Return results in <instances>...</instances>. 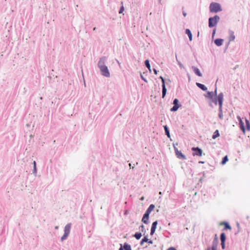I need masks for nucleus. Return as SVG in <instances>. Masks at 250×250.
<instances>
[{"instance_id":"obj_1","label":"nucleus","mask_w":250,"mask_h":250,"mask_svg":"<svg viewBox=\"0 0 250 250\" xmlns=\"http://www.w3.org/2000/svg\"><path fill=\"white\" fill-rule=\"evenodd\" d=\"M204 96L210 100L215 105H219V107H223L224 102V94L220 92L217 94V88L215 87L214 91H207V93L204 94Z\"/></svg>"},{"instance_id":"obj_2","label":"nucleus","mask_w":250,"mask_h":250,"mask_svg":"<svg viewBox=\"0 0 250 250\" xmlns=\"http://www.w3.org/2000/svg\"><path fill=\"white\" fill-rule=\"evenodd\" d=\"M107 61V58L105 56L101 57L98 62V67L99 68L101 74L106 78H109L110 76V74L108 67L105 65Z\"/></svg>"},{"instance_id":"obj_3","label":"nucleus","mask_w":250,"mask_h":250,"mask_svg":"<svg viewBox=\"0 0 250 250\" xmlns=\"http://www.w3.org/2000/svg\"><path fill=\"white\" fill-rule=\"evenodd\" d=\"M209 9L210 13H217L222 11L221 5L216 2H212L210 3Z\"/></svg>"},{"instance_id":"obj_4","label":"nucleus","mask_w":250,"mask_h":250,"mask_svg":"<svg viewBox=\"0 0 250 250\" xmlns=\"http://www.w3.org/2000/svg\"><path fill=\"white\" fill-rule=\"evenodd\" d=\"M220 20V17L218 15H215L213 17L208 18V27L213 28L216 27Z\"/></svg>"},{"instance_id":"obj_5","label":"nucleus","mask_w":250,"mask_h":250,"mask_svg":"<svg viewBox=\"0 0 250 250\" xmlns=\"http://www.w3.org/2000/svg\"><path fill=\"white\" fill-rule=\"evenodd\" d=\"M172 104L173 106L170 109L171 112H176L178 110L179 107L182 106L181 104L180 103L179 100L177 98H175L173 101Z\"/></svg>"},{"instance_id":"obj_6","label":"nucleus","mask_w":250,"mask_h":250,"mask_svg":"<svg viewBox=\"0 0 250 250\" xmlns=\"http://www.w3.org/2000/svg\"><path fill=\"white\" fill-rule=\"evenodd\" d=\"M192 151L193 156H201L202 155L203 151L201 148L199 147H192L191 148Z\"/></svg>"},{"instance_id":"obj_7","label":"nucleus","mask_w":250,"mask_h":250,"mask_svg":"<svg viewBox=\"0 0 250 250\" xmlns=\"http://www.w3.org/2000/svg\"><path fill=\"white\" fill-rule=\"evenodd\" d=\"M118 250H132L131 246L126 242L124 244H120V248Z\"/></svg>"},{"instance_id":"obj_8","label":"nucleus","mask_w":250,"mask_h":250,"mask_svg":"<svg viewBox=\"0 0 250 250\" xmlns=\"http://www.w3.org/2000/svg\"><path fill=\"white\" fill-rule=\"evenodd\" d=\"M218 242L219 241L217 235V234H215L212 241V245L211 247H210V249H217Z\"/></svg>"},{"instance_id":"obj_9","label":"nucleus","mask_w":250,"mask_h":250,"mask_svg":"<svg viewBox=\"0 0 250 250\" xmlns=\"http://www.w3.org/2000/svg\"><path fill=\"white\" fill-rule=\"evenodd\" d=\"M157 225H158V221L157 220H156L152 223L151 227V229H150V235L152 236L154 234V233L156 231V229H157Z\"/></svg>"},{"instance_id":"obj_10","label":"nucleus","mask_w":250,"mask_h":250,"mask_svg":"<svg viewBox=\"0 0 250 250\" xmlns=\"http://www.w3.org/2000/svg\"><path fill=\"white\" fill-rule=\"evenodd\" d=\"M141 221L145 224H148L149 223V214L145 212L142 218Z\"/></svg>"},{"instance_id":"obj_11","label":"nucleus","mask_w":250,"mask_h":250,"mask_svg":"<svg viewBox=\"0 0 250 250\" xmlns=\"http://www.w3.org/2000/svg\"><path fill=\"white\" fill-rule=\"evenodd\" d=\"M196 85L199 88H200V89L204 91H206V93H207V91H208V88L205 84L196 82Z\"/></svg>"},{"instance_id":"obj_12","label":"nucleus","mask_w":250,"mask_h":250,"mask_svg":"<svg viewBox=\"0 0 250 250\" xmlns=\"http://www.w3.org/2000/svg\"><path fill=\"white\" fill-rule=\"evenodd\" d=\"M191 69L193 70V71L194 72V73L197 76H198L199 77L202 76V74L201 73V72H200V70H199V69L198 68H197V67L194 66H192Z\"/></svg>"},{"instance_id":"obj_13","label":"nucleus","mask_w":250,"mask_h":250,"mask_svg":"<svg viewBox=\"0 0 250 250\" xmlns=\"http://www.w3.org/2000/svg\"><path fill=\"white\" fill-rule=\"evenodd\" d=\"M224 40L221 38H217L214 40V44L217 46H221L223 45Z\"/></svg>"},{"instance_id":"obj_14","label":"nucleus","mask_w":250,"mask_h":250,"mask_svg":"<svg viewBox=\"0 0 250 250\" xmlns=\"http://www.w3.org/2000/svg\"><path fill=\"white\" fill-rule=\"evenodd\" d=\"M164 130H165V135L171 140L170 138V130L168 126L167 125H165L163 126Z\"/></svg>"},{"instance_id":"obj_15","label":"nucleus","mask_w":250,"mask_h":250,"mask_svg":"<svg viewBox=\"0 0 250 250\" xmlns=\"http://www.w3.org/2000/svg\"><path fill=\"white\" fill-rule=\"evenodd\" d=\"M155 207V206L154 204H150L146 210L145 213L150 215V213L154 209Z\"/></svg>"},{"instance_id":"obj_16","label":"nucleus","mask_w":250,"mask_h":250,"mask_svg":"<svg viewBox=\"0 0 250 250\" xmlns=\"http://www.w3.org/2000/svg\"><path fill=\"white\" fill-rule=\"evenodd\" d=\"M71 227V223H68L64 227V232L69 234Z\"/></svg>"},{"instance_id":"obj_17","label":"nucleus","mask_w":250,"mask_h":250,"mask_svg":"<svg viewBox=\"0 0 250 250\" xmlns=\"http://www.w3.org/2000/svg\"><path fill=\"white\" fill-rule=\"evenodd\" d=\"M143 235L144 237L141 239V240L140 242V245L141 246H143L144 243H147V241L148 240V234L146 235L145 234H143Z\"/></svg>"},{"instance_id":"obj_18","label":"nucleus","mask_w":250,"mask_h":250,"mask_svg":"<svg viewBox=\"0 0 250 250\" xmlns=\"http://www.w3.org/2000/svg\"><path fill=\"white\" fill-rule=\"evenodd\" d=\"M162 98H164L166 97L167 92V89L166 86V84H164V85H162Z\"/></svg>"},{"instance_id":"obj_19","label":"nucleus","mask_w":250,"mask_h":250,"mask_svg":"<svg viewBox=\"0 0 250 250\" xmlns=\"http://www.w3.org/2000/svg\"><path fill=\"white\" fill-rule=\"evenodd\" d=\"M177 157L179 159L185 160L186 159V156L185 155L183 154L181 151H180L177 154H176Z\"/></svg>"},{"instance_id":"obj_20","label":"nucleus","mask_w":250,"mask_h":250,"mask_svg":"<svg viewBox=\"0 0 250 250\" xmlns=\"http://www.w3.org/2000/svg\"><path fill=\"white\" fill-rule=\"evenodd\" d=\"M229 41L231 42V41H234L235 38V35H234V32L232 31V30H229Z\"/></svg>"},{"instance_id":"obj_21","label":"nucleus","mask_w":250,"mask_h":250,"mask_svg":"<svg viewBox=\"0 0 250 250\" xmlns=\"http://www.w3.org/2000/svg\"><path fill=\"white\" fill-rule=\"evenodd\" d=\"M223 224L224 225V230H230L231 229L230 225L228 222H224Z\"/></svg>"},{"instance_id":"obj_22","label":"nucleus","mask_w":250,"mask_h":250,"mask_svg":"<svg viewBox=\"0 0 250 250\" xmlns=\"http://www.w3.org/2000/svg\"><path fill=\"white\" fill-rule=\"evenodd\" d=\"M220 136V133L218 129H216L215 130V131L213 132L212 135V138L213 139H215L217 137Z\"/></svg>"},{"instance_id":"obj_23","label":"nucleus","mask_w":250,"mask_h":250,"mask_svg":"<svg viewBox=\"0 0 250 250\" xmlns=\"http://www.w3.org/2000/svg\"><path fill=\"white\" fill-rule=\"evenodd\" d=\"M229 161V158L227 155L224 156L222 159L221 162V164L222 165H224L226 164V163Z\"/></svg>"},{"instance_id":"obj_24","label":"nucleus","mask_w":250,"mask_h":250,"mask_svg":"<svg viewBox=\"0 0 250 250\" xmlns=\"http://www.w3.org/2000/svg\"><path fill=\"white\" fill-rule=\"evenodd\" d=\"M33 169L32 170V172L34 174L36 175L37 173V164L36 161H34L33 162Z\"/></svg>"},{"instance_id":"obj_25","label":"nucleus","mask_w":250,"mask_h":250,"mask_svg":"<svg viewBox=\"0 0 250 250\" xmlns=\"http://www.w3.org/2000/svg\"><path fill=\"white\" fill-rule=\"evenodd\" d=\"M133 236L137 239L139 240L142 236V234L140 232H136L133 235Z\"/></svg>"},{"instance_id":"obj_26","label":"nucleus","mask_w":250,"mask_h":250,"mask_svg":"<svg viewBox=\"0 0 250 250\" xmlns=\"http://www.w3.org/2000/svg\"><path fill=\"white\" fill-rule=\"evenodd\" d=\"M221 241H226V235L225 232H221L220 236Z\"/></svg>"},{"instance_id":"obj_27","label":"nucleus","mask_w":250,"mask_h":250,"mask_svg":"<svg viewBox=\"0 0 250 250\" xmlns=\"http://www.w3.org/2000/svg\"><path fill=\"white\" fill-rule=\"evenodd\" d=\"M222 108H223V107H219V109H218V111H219L218 117L220 119H222L223 117Z\"/></svg>"},{"instance_id":"obj_28","label":"nucleus","mask_w":250,"mask_h":250,"mask_svg":"<svg viewBox=\"0 0 250 250\" xmlns=\"http://www.w3.org/2000/svg\"><path fill=\"white\" fill-rule=\"evenodd\" d=\"M145 65L147 68H150V64L149 62V60L148 59H146L144 62Z\"/></svg>"},{"instance_id":"obj_29","label":"nucleus","mask_w":250,"mask_h":250,"mask_svg":"<svg viewBox=\"0 0 250 250\" xmlns=\"http://www.w3.org/2000/svg\"><path fill=\"white\" fill-rule=\"evenodd\" d=\"M68 235H69L68 234H67V233L64 232L63 235L61 238V241L62 242H63V241L66 240L67 238Z\"/></svg>"},{"instance_id":"obj_30","label":"nucleus","mask_w":250,"mask_h":250,"mask_svg":"<svg viewBox=\"0 0 250 250\" xmlns=\"http://www.w3.org/2000/svg\"><path fill=\"white\" fill-rule=\"evenodd\" d=\"M121 6L120 7L119 10V14H122L123 13L124 11H125V7L123 5V2L121 1Z\"/></svg>"},{"instance_id":"obj_31","label":"nucleus","mask_w":250,"mask_h":250,"mask_svg":"<svg viewBox=\"0 0 250 250\" xmlns=\"http://www.w3.org/2000/svg\"><path fill=\"white\" fill-rule=\"evenodd\" d=\"M140 228H141V230L142 232L144 233V234H146V230L145 229V226L143 224H142L141 226H140Z\"/></svg>"},{"instance_id":"obj_32","label":"nucleus","mask_w":250,"mask_h":250,"mask_svg":"<svg viewBox=\"0 0 250 250\" xmlns=\"http://www.w3.org/2000/svg\"><path fill=\"white\" fill-rule=\"evenodd\" d=\"M246 124L247 130H250V123L247 119H246Z\"/></svg>"},{"instance_id":"obj_33","label":"nucleus","mask_w":250,"mask_h":250,"mask_svg":"<svg viewBox=\"0 0 250 250\" xmlns=\"http://www.w3.org/2000/svg\"><path fill=\"white\" fill-rule=\"evenodd\" d=\"M188 39L190 41H191L192 40V34L191 31L188 29Z\"/></svg>"},{"instance_id":"obj_34","label":"nucleus","mask_w":250,"mask_h":250,"mask_svg":"<svg viewBox=\"0 0 250 250\" xmlns=\"http://www.w3.org/2000/svg\"><path fill=\"white\" fill-rule=\"evenodd\" d=\"M221 245L222 250H224L226 248V241H221Z\"/></svg>"},{"instance_id":"obj_35","label":"nucleus","mask_w":250,"mask_h":250,"mask_svg":"<svg viewBox=\"0 0 250 250\" xmlns=\"http://www.w3.org/2000/svg\"><path fill=\"white\" fill-rule=\"evenodd\" d=\"M159 79H160L162 81V85H164V84H166V80L164 78V77L162 76L159 77Z\"/></svg>"},{"instance_id":"obj_36","label":"nucleus","mask_w":250,"mask_h":250,"mask_svg":"<svg viewBox=\"0 0 250 250\" xmlns=\"http://www.w3.org/2000/svg\"><path fill=\"white\" fill-rule=\"evenodd\" d=\"M140 78L143 81H144L145 83H147V80H146V78H145L144 76L141 73H140Z\"/></svg>"},{"instance_id":"obj_37","label":"nucleus","mask_w":250,"mask_h":250,"mask_svg":"<svg viewBox=\"0 0 250 250\" xmlns=\"http://www.w3.org/2000/svg\"><path fill=\"white\" fill-rule=\"evenodd\" d=\"M173 146L175 154H176L180 151V150H179L175 146L174 144H173Z\"/></svg>"},{"instance_id":"obj_38","label":"nucleus","mask_w":250,"mask_h":250,"mask_svg":"<svg viewBox=\"0 0 250 250\" xmlns=\"http://www.w3.org/2000/svg\"><path fill=\"white\" fill-rule=\"evenodd\" d=\"M216 28H214L212 30V38H213L214 36H215V34L216 33Z\"/></svg>"},{"instance_id":"obj_39","label":"nucleus","mask_w":250,"mask_h":250,"mask_svg":"<svg viewBox=\"0 0 250 250\" xmlns=\"http://www.w3.org/2000/svg\"><path fill=\"white\" fill-rule=\"evenodd\" d=\"M229 43H230V42L229 41H228L226 43V45H225V51L227 49L229 44Z\"/></svg>"},{"instance_id":"obj_40","label":"nucleus","mask_w":250,"mask_h":250,"mask_svg":"<svg viewBox=\"0 0 250 250\" xmlns=\"http://www.w3.org/2000/svg\"><path fill=\"white\" fill-rule=\"evenodd\" d=\"M167 250H177L174 247H170L167 249Z\"/></svg>"},{"instance_id":"obj_41","label":"nucleus","mask_w":250,"mask_h":250,"mask_svg":"<svg viewBox=\"0 0 250 250\" xmlns=\"http://www.w3.org/2000/svg\"><path fill=\"white\" fill-rule=\"evenodd\" d=\"M212 102L210 100L209 102H208V105L209 107H211V108H213V105L212 104Z\"/></svg>"},{"instance_id":"obj_42","label":"nucleus","mask_w":250,"mask_h":250,"mask_svg":"<svg viewBox=\"0 0 250 250\" xmlns=\"http://www.w3.org/2000/svg\"><path fill=\"white\" fill-rule=\"evenodd\" d=\"M182 10H183V12H182L183 15L184 17H186L187 16V14L186 12L184 10L183 7H182Z\"/></svg>"},{"instance_id":"obj_43","label":"nucleus","mask_w":250,"mask_h":250,"mask_svg":"<svg viewBox=\"0 0 250 250\" xmlns=\"http://www.w3.org/2000/svg\"><path fill=\"white\" fill-rule=\"evenodd\" d=\"M176 59H177V58H176ZM177 61L178 62V64L179 65L180 67L181 68L183 67V65L182 63L180 61H179L178 60H177Z\"/></svg>"},{"instance_id":"obj_44","label":"nucleus","mask_w":250,"mask_h":250,"mask_svg":"<svg viewBox=\"0 0 250 250\" xmlns=\"http://www.w3.org/2000/svg\"><path fill=\"white\" fill-rule=\"evenodd\" d=\"M147 243L148 244H153V241H152V240H151V239H149L148 238V240H147Z\"/></svg>"},{"instance_id":"obj_45","label":"nucleus","mask_w":250,"mask_h":250,"mask_svg":"<svg viewBox=\"0 0 250 250\" xmlns=\"http://www.w3.org/2000/svg\"><path fill=\"white\" fill-rule=\"evenodd\" d=\"M153 71L155 75H157L158 71H157L155 68H153Z\"/></svg>"},{"instance_id":"obj_46","label":"nucleus","mask_w":250,"mask_h":250,"mask_svg":"<svg viewBox=\"0 0 250 250\" xmlns=\"http://www.w3.org/2000/svg\"><path fill=\"white\" fill-rule=\"evenodd\" d=\"M236 225H237V227L238 228V229H239V228H240V224L238 222H237L236 223Z\"/></svg>"},{"instance_id":"obj_47","label":"nucleus","mask_w":250,"mask_h":250,"mask_svg":"<svg viewBox=\"0 0 250 250\" xmlns=\"http://www.w3.org/2000/svg\"><path fill=\"white\" fill-rule=\"evenodd\" d=\"M185 32L186 34L188 35V28L185 29Z\"/></svg>"},{"instance_id":"obj_48","label":"nucleus","mask_w":250,"mask_h":250,"mask_svg":"<svg viewBox=\"0 0 250 250\" xmlns=\"http://www.w3.org/2000/svg\"><path fill=\"white\" fill-rule=\"evenodd\" d=\"M199 164H204L205 163V162L204 161H200L199 162Z\"/></svg>"},{"instance_id":"obj_49","label":"nucleus","mask_w":250,"mask_h":250,"mask_svg":"<svg viewBox=\"0 0 250 250\" xmlns=\"http://www.w3.org/2000/svg\"><path fill=\"white\" fill-rule=\"evenodd\" d=\"M239 232V229H238V230L235 233V234L236 235Z\"/></svg>"},{"instance_id":"obj_50","label":"nucleus","mask_w":250,"mask_h":250,"mask_svg":"<svg viewBox=\"0 0 250 250\" xmlns=\"http://www.w3.org/2000/svg\"><path fill=\"white\" fill-rule=\"evenodd\" d=\"M206 250H211V249H210V247H208Z\"/></svg>"},{"instance_id":"obj_51","label":"nucleus","mask_w":250,"mask_h":250,"mask_svg":"<svg viewBox=\"0 0 250 250\" xmlns=\"http://www.w3.org/2000/svg\"><path fill=\"white\" fill-rule=\"evenodd\" d=\"M190 80V77L188 75V82H189Z\"/></svg>"},{"instance_id":"obj_52","label":"nucleus","mask_w":250,"mask_h":250,"mask_svg":"<svg viewBox=\"0 0 250 250\" xmlns=\"http://www.w3.org/2000/svg\"><path fill=\"white\" fill-rule=\"evenodd\" d=\"M58 228H59V227H58V226H56V227H55V229H58Z\"/></svg>"},{"instance_id":"obj_53","label":"nucleus","mask_w":250,"mask_h":250,"mask_svg":"<svg viewBox=\"0 0 250 250\" xmlns=\"http://www.w3.org/2000/svg\"><path fill=\"white\" fill-rule=\"evenodd\" d=\"M147 69H148V70L150 72L151 71V67L150 68H147Z\"/></svg>"},{"instance_id":"obj_54","label":"nucleus","mask_w":250,"mask_h":250,"mask_svg":"<svg viewBox=\"0 0 250 250\" xmlns=\"http://www.w3.org/2000/svg\"><path fill=\"white\" fill-rule=\"evenodd\" d=\"M96 30V27H94V28H93V30H94V31H95V30Z\"/></svg>"},{"instance_id":"obj_55","label":"nucleus","mask_w":250,"mask_h":250,"mask_svg":"<svg viewBox=\"0 0 250 250\" xmlns=\"http://www.w3.org/2000/svg\"><path fill=\"white\" fill-rule=\"evenodd\" d=\"M199 35V31H198V33H197V37H198Z\"/></svg>"},{"instance_id":"obj_56","label":"nucleus","mask_w":250,"mask_h":250,"mask_svg":"<svg viewBox=\"0 0 250 250\" xmlns=\"http://www.w3.org/2000/svg\"><path fill=\"white\" fill-rule=\"evenodd\" d=\"M167 80L169 82H171V81H170V79H168Z\"/></svg>"},{"instance_id":"obj_57","label":"nucleus","mask_w":250,"mask_h":250,"mask_svg":"<svg viewBox=\"0 0 250 250\" xmlns=\"http://www.w3.org/2000/svg\"><path fill=\"white\" fill-rule=\"evenodd\" d=\"M211 250H217V249H211Z\"/></svg>"},{"instance_id":"obj_58","label":"nucleus","mask_w":250,"mask_h":250,"mask_svg":"<svg viewBox=\"0 0 250 250\" xmlns=\"http://www.w3.org/2000/svg\"><path fill=\"white\" fill-rule=\"evenodd\" d=\"M40 99L41 100H42V97H40Z\"/></svg>"},{"instance_id":"obj_59","label":"nucleus","mask_w":250,"mask_h":250,"mask_svg":"<svg viewBox=\"0 0 250 250\" xmlns=\"http://www.w3.org/2000/svg\"><path fill=\"white\" fill-rule=\"evenodd\" d=\"M143 199H144V197H142L141 198V200H143Z\"/></svg>"},{"instance_id":"obj_60","label":"nucleus","mask_w":250,"mask_h":250,"mask_svg":"<svg viewBox=\"0 0 250 250\" xmlns=\"http://www.w3.org/2000/svg\"><path fill=\"white\" fill-rule=\"evenodd\" d=\"M146 73H147V71L144 72V74H146Z\"/></svg>"},{"instance_id":"obj_61","label":"nucleus","mask_w":250,"mask_h":250,"mask_svg":"<svg viewBox=\"0 0 250 250\" xmlns=\"http://www.w3.org/2000/svg\"><path fill=\"white\" fill-rule=\"evenodd\" d=\"M249 218V216H247V218L248 219Z\"/></svg>"},{"instance_id":"obj_62","label":"nucleus","mask_w":250,"mask_h":250,"mask_svg":"<svg viewBox=\"0 0 250 250\" xmlns=\"http://www.w3.org/2000/svg\"><path fill=\"white\" fill-rule=\"evenodd\" d=\"M238 119L241 120V119H240V117H238Z\"/></svg>"},{"instance_id":"obj_63","label":"nucleus","mask_w":250,"mask_h":250,"mask_svg":"<svg viewBox=\"0 0 250 250\" xmlns=\"http://www.w3.org/2000/svg\"><path fill=\"white\" fill-rule=\"evenodd\" d=\"M160 1H161V0H159Z\"/></svg>"}]
</instances>
